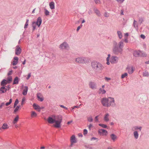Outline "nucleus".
Masks as SVG:
<instances>
[{"label":"nucleus","instance_id":"c85d7f7f","mask_svg":"<svg viewBox=\"0 0 149 149\" xmlns=\"http://www.w3.org/2000/svg\"><path fill=\"white\" fill-rule=\"evenodd\" d=\"M19 82V79L18 77H16L14 79L13 84H18Z\"/></svg>","mask_w":149,"mask_h":149},{"label":"nucleus","instance_id":"864d4df0","mask_svg":"<svg viewBox=\"0 0 149 149\" xmlns=\"http://www.w3.org/2000/svg\"><path fill=\"white\" fill-rule=\"evenodd\" d=\"M31 73L29 74L28 75V77L26 78V79L27 80L28 79L30 78V77H31Z\"/></svg>","mask_w":149,"mask_h":149},{"label":"nucleus","instance_id":"dca6fc26","mask_svg":"<svg viewBox=\"0 0 149 149\" xmlns=\"http://www.w3.org/2000/svg\"><path fill=\"white\" fill-rule=\"evenodd\" d=\"M70 141L72 144L76 142L75 137L74 135H72L71 137L70 138Z\"/></svg>","mask_w":149,"mask_h":149},{"label":"nucleus","instance_id":"423d86ee","mask_svg":"<svg viewBox=\"0 0 149 149\" xmlns=\"http://www.w3.org/2000/svg\"><path fill=\"white\" fill-rule=\"evenodd\" d=\"M59 48L62 49H68L69 48V47L67 43L65 42L60 45Z\"/></svg>","mask_w":149,"mask_h":149},{"label":"nucleus","instance_id":"7ed1b4c3","mask_svg":"<svg viewBox=\"0 0 149 149\" xmlns=\"http://www.w3.org/2000/svg\"><path fill=\"white\" fill-rule=\"evenodd\" d=\"M113 46V52L115 54H118L119 53H121L123 47V43L122 41L120 42L118 44L116 42H114Z\"/></svg>","mask_w":149,"mask_h":149},{"label":"nucleus","instance_id":"a18cd8bd","mask_svg":"<svg viewBox=\"0 0 149 149\" xmlns=\"http://www.w3.org/2000/svg\"><path fill=\"white\" fill-rule=\"evenodd\" d=\"M29 25V23H26L25 24L24 26V28L26 29L27 28V26Z\"/></svg>","mask_w":149,"mask_h":149},{"label":"nucleus","instance_id":"37998d69","mask_svg":"<svg viewBox=\"0 0 149 149\" xmlns=\"http://www.w3.org/2000/svg\"><path fill=\"white\" fill-rule=\"evenodd\" d=\"M88 131L86 129H84L83 131V134L84 135H85L87 133Z\"/></svg>","mask_w":149,"mask_h":149},{"label":"nucleus","instance_id":"13d9d810","mask_svg":"<svg viewBox=\"0 0 149 149\" xmlns=\"http://www.w3.org/2000/svg\"><path fill=\"white\" fill-rule=\"evenodd\" d=\"M4 104V103H2L1 104V105H0V108H1L2 106H3Z\"/></svg>","mask_w":149,"mask_h":149},{"label":"nucleus","instance_id":"f257e3e1","mask_svg":"<svg viewBox=\"0 0 149 149\" xmlns=\"http://www.w3.org/2000/svg\"><path fill=\"white\" fill-rule=\"evenodd\" d=\"M62 120V118L61 116L56 117L55 116L53 115L52 117H49L47 118V121L49 123L52 124L55 122V124L54 125V126L57 128L61 127V123Z\"/></svg>","mask_w":149,"mask_h":149},{"label":"nucleus","instance_id":"ddd939ff","mask_svg":"<svg viewBox=\"0 0 149 149\" xmlns=\"http://www.w3.org/2000/svg\"><path fill=\"white\" fill-rule=\"evenodd\" d=\"M7 87L6 86H2L0 88V93H2L6 92L7 90Z\"/></svg>","mask_w":149,"mask_h":149},{"label":"nucleus","instance_id":"7c9ffc66","mask_svg":"<svg viewBox=\"0 0 149 149\" xmlns=\"http://www.w3.org/2000/svg\"><path fill=\"white\" fill-rule=\"evenodd\" d=\"M12 78L11 76H9L7 78V81H8V83H10L12 81Z\"/></svg>","mask_w":149,"mask_h":149},{"label":"nucleus","instance_id":"473e14b6","mask_svg":"<svg viewBox=\"0 0 149 149\" xmlns=\"http://www.w3.org/2000/svg\"><path fill=\"white\" fill-rule=\"evenodd\" d=\"M134 137L137 139L138 137V134L136 131H135L134 133Z\"/></svg>","mask_w":149,"mask_h":149},{"label":"nucleus","instance_id":"9b49d317","mask_svg":"<svg viewBox=\"0 0 149 149\" xmlns=\"http://www.w3.org/2000/svg\"><path fill=\"white\" fill-rule=\"evenodd\" d=\"M98 133L101 135H106L107 134V132L104 129H100L98 130Z\"/></svg>","mask_w":149,"mask_h":149},{"label":"nucleus","instance_id":"49530a36","mask_svg":"<svg viewBox=\"0 0 149 149\" xmlns=\"http://www.w3.org/2000/svg\"><path fill=\"white\" fill-rule=\"evenodd\" d=\"M95 2L96 3H100V0H94Z\"/></svg>","mask_w":149,"mask_h":149},{"label":"nucleus","instance_id":"5701e85b","mask_svg":"<svg viewBox=\"0 0 149 149\" xmlns=\"http://www.w3.org/2000/svg\"><path fill=\"white\" fill-rule=\"evenodd\" d=\"M8 84L6 80L3 79L1 82V85L2 86H5L7 84Z\"/></svg>","mask_w":149,"mask_h":149},{"label":"nucleus","instance_id":"cd10ccee","mask_svg":"<svg viewBox=\"0 0 149 149\" xmlns=\"http://www.w3.org/2000/svg\"><path fill=\"white\" fill-rule=\"evenodd\" d=\"M37 25L36 23V22H33L32 23V26L33 27V31H34L36 29Z\"/></svg>","mask_w":149,"mask_h":149},{"label":"nucleus","instance_id":"1a4fd4ad","mask_svg":"<svg viewBox=\"0 0 149 149\" xmlns=\"http://www.w3.org/2000/svg\"><path fill=\"white\" fill-rule=\"evenodd\" d=\"M22 52V49L19 45H17L15 47V54L17 55H19Z\"/></svg>","mask_w":149,"mask_h":149},{"label":"nucleus","instance_id":"3c124183","mask_svg":"<svg viewBox=\"0 0 149 149\" xmlns=\"http://www.w3.org/2000/svg\"><path fill=\"white\" fill-rule=\"evenodd\" d=\"M93 127V125L91 124H90L88 126V128L90 130L91 128Z\"/></svg>","mask_w":149,"mask_h":149},{"label":"nucleus","instance_id":"f03ea898","mask_svg":"<svg viewBox=\"0 0 149 149\" xmlns=\"http://www.w3.org/2000/svg\"><path fill=\"white\" fill-rule=\"evenodd\" d=\"M91 65L92 69L94 71L99 73H101L102 70L104 68V66L101 63L96 61L92 62Z\"/></svg>","mask_w":149,"mask_h":149},{"label":"nucleus","instance_id":"c9c22d12","mask_svg":"<svg viewBox=\"0 0 149 149\" xmlns=\"http://www.w3.org/2000/svg\"><path fill=\"white\" fill-rule=\"evenodd\" d=\"M45 10V13L46 15L47 16L49 15V12L48 10L46 9H44Z\"/></svg>","mask_w":149,"mask_h":149},{"label":"nucleus","instance_id":"a19ab883","mask_svg":"<svg viewBox=\"0 0 149 149\" xmlns=\"http://www.w3.org/2000/svg\"><path fill=\"white\" fill-rule=\"evenodd\" d=\"M127 73H125L124 74H122V76H121V78H124L125 77H127Z\"/></svg>","mask_w":149,"mask_h":149},{"label":"nucleus","instance_id":"052dcab7","mask_svg":"<svg viewBox=\"0 0 149 149\" xmlns=\"http://www.w3.org/2000/svg\"><path fill=\"white\" fill-rule=\"evenodd\" d=\"M124 41L126 43H127L128 42V40L127 39V38H125V39Z\"/></svg>","mask_w":149,"mask_h":149},{"label":"nucleus","instance_id":"6e6d98bb","mask_svg":"<svg viewBox=\"0 0 149 149\" xmlns=\"http://www.w3.org/2000/svg\"><path fill=\"white\" fill-rule=\"evenodd\" d=\"M25 97H23L22 99V104L23 102L25 100Z\"/></svg>","mask_w":149,"mask_h":149},{"label":"nucleus","instance_id":"09e8293b","mask_svg":"<svg viewBox=\"0 0 149 149\" xmlns=\"http://www.w3.org/2000/svg\"><path fill=\"white\" fill-rule=\"evenodd\" d=\"M95 13H96L98 15V16L100 15V12L98 10H97L96 11Z\"/></svg>","mask_w":149,"mask_h":149},{"label":"nucleus","instance_id":"4d7b16f0","mask_svg":"<svg viewBox=\"0 0 149 149\" xmlns=\"http://www.w3.org/2000/svg\"><path fill=\"white\" fill-rule=\"evenodd\" d=\"M129 35L128 33H126L125 34V38H127V37Z\"/></svg>","mask_w":149,"mask_h":149},{"label":"nucleus","instance_id":"4c0bfd02","mask_svg":"<svg viewBox=\"0 0 149 149\" xmlns=\"http://www.w3.org/2000/svg\"><path fill=\"white\" fill-rule=\"evenodd\" d=\"M12 100L11 99H10L9 100V101L8 102H7L6 104V106H8L12 102Z\"/></svg>","mask_w":149,"mask_h":149},{"label":"nucleus","instance_id":"e433bc0d","mask_svg":"<svg viewBox=\"0 0 149 149\" xmlns=\"http://www.w3.org/2000/svg\"><path fill=\"white\" fill-rule=\"evenodd\" d=\"M87 120L89 122H92L93 121V119L92 117L91 116H90L87 118Z\"/></svg>","mask_w":149,"mask_h":149},{"label":"nucleus","instance_id":"58836bf2","mask_svg":"<svg viewBox=\"0 0 149 149\" xmlns=\"http://www.w3.org/2000/svg\"><path fill=\"white\" fill-rule=\"evenodd\" d=\"M99 125L104 128H106L107 127L106 125L104 124H99Z\"/></svg>","mask_w":149,"mask_h":149},{"label":"nucleus","instance_id":"338daca9","mask_svg":"<svg viewBox=\"0 0 149 149\" xmlns=\"http://www.w3.org/2000/svg\"><path fill=\"white\" fill-rule=\"evenodd\" d=\"M123 15V10H121V15Z\"/></svg>","mask_w":149,"mask_h":149},{"label":"nucleus","instance_id":"393cba45","mask_svg":"<svg viewBox=\"0 0 149 149\" xmlns=\"http://www.w3.org/2000/svg\"><path fill=\"white\" fill-rule=\"evenodd\" d=\"M31 117L32 118H35L37 116V114L34 111H31Z\"/></svg>","mask_w":149,"mask_h":149},{"label":"nucleus","instance_id":"aec40b11","mask_svg":"<svg viewBox=\"0 0 149 149\" xmlns=\"http://www.w3.org/2000/svg\"><path fill=\"white\" fill-rule=\"evenodd\" d=\"M127 69L128 70V71L129 74H132L133 73L134 69L132 67H129L127 68Z\"/></svg>","mask_w":149,"mask_h":149},{"label":"nucleus","instance_id":"69168bd1","mask_svg":"<svg viewBox=\"0 0 149 149\" xmlns=\"http://www.w3.org/2000/svg\"><path fill=\"white\" fill-rule=\"evenodd\" d=\"M124 1V0H119V3H122Z\"/></svg>","mask_w":149,"mask_h":149},{"label":"nucleus","instance_id":"bf43d9fd","mask_svg":"<svg viewBox=\"0 0 149 149\" xmlns=\"http://www.w3.org/2000/svg\"><path fill=\"white\" fill-rule=\"evenodd\" d=\"M81 27L80 26H79L77 27V31H78L81 28Z\"/></svg>","mask_w":149,"mask_h":149},{"label":"nucleus","instance_id":"e2e57ef3","mask_svg":"<svg viewBox=\"0 0 149 149\" xmlns=\"http://www.w3.org/2000/svg\"><path fill=\"white\" fill-rule=\"evenodd\" d=\"M79 108V106H74V107L73 108V109H74V108Z\"/></svg>","mask_w":149,"mask_h":149},{"label":"nucleus","instance_id":"20e7f679","mask_svg":"<svg viewBox=\"0 0 149 149\" xmlns=\"http://www.w3.org/2000/svg\"><path fill=\"white\" fill-rule=\"evenodd\" d=\"M75 62L79 63H86L88 62V60L86 58L83 57H79L75 59Z\"/></svg>","mask_w":149,"mask_h":149},{"label":"nucleus","instance_id":"f704fd0d","mask_svg":"<svg viewBox=\"0 0 149 149\" xmlns=\"http://www.w3.org/2000/svg\"><path fill=\"white\" fill-rule=\"evenodd\" d=\"M117 33L120 38L121 39L122 37V33L120 31H118Z\"/></svg>","mask_w":149,"mask_h":149},{"label":"nucleus","instance_id":"680f3d73","mask_svg":"<svg viewBox=\"0 0 149 149\" xmlns=\"http://www.w3.org/2000/svg\"><path fill=\"white\" fill-rule=\"evenodd\" d=\"M72 122V120H71V121H69L68 122L67 124H68V125H69L70 124V123H71Z\"/></svg>","mask_w":149,"mask_h":149},{"label":"nucleus","instance_id":"c03bdc74","mask_svg":"<svg viewBox=\"0 0 149 149\" xmlns=\"http://www.w3.org/2000/svg\"><path fill=\"white\" fill-rule=\"evenodd\" d=\"M100 115H98L96 116L95 118V120L96 122H97L98 121V118L99 117Z\"/></svg>","mask_w":149,"mask_h":149},{"label":"nucleus","instance_id":"2eb2a0df","mask_svg":"<svg viewBox=\"0 0 149 149\" xmlns=\"http://www.w3.org/2000/svg\"><path fill=\"white\" fill-rule=\"evenodd\" d=\"M142 52L139 51H135L134 53V55L135 56H138L141 55Z\"/></svg>","mask_w":149,"mask_h":149},{"label":"nucleus","instance_id":"f3484780","mask_svg":"<svg viewBox=\"0 0 149 149\" xmlns=\"http://www.w3.org/2000/svg\"><path fill=\"white\" fill-rule=\"evenodd\" d=\"M109 114L108 113L106 114L104 117V120L106 122H108L109 121Z\"/></svg>","mask_w":149,"mask_h":149},{"label":"nucleus","instance_id":"f8f14e48","mask_svg":"<svg viewBox=\"0 0 149 149\" xmlns=\"http://www.w3.org/2000/svg\"><path fill=\"white\" fill-rule=\"evenodd\" d=\"M42 22V20L40 17H39L37 19L36 22L37 26L38 27H40Z\"/></svg>","mask_w":149,"mask_h":149},{"label":"nucleus","instance_id":"79ce46f5","mask_svg":"<svg viewBox=\"0 0 149 149\" xmlns=\"http://www.w3.org/2000/svg\"><path fill=\"white\" fill-rule=\"evenodd\" d=\"M19 107H20V106H17L16 107L14 111V112H17L18 110L19 109Z\"/></svg>","mask_w":149,"mask_h":149},{"label":"nucleus","instance_id":"c756f323","mask_svg":"<svg viewBox=\"0 0 149 149\" xmlns=\"http://www.w3.org/2000/svg\"><path fill=\"white\" fill-rule=\"evenodd\" d=\"M99 93L104 94L106 92V91L103 89L100 88L99 89Z\"/></svg>","mask_w":149,"mask_h":149},{"label":"nucleus","instance_id":"4468645a","mask_svg":"<svg viewBox=\"0 0 149 149\" xmlns=\"http://www.w3.org/2000/svg\"><path fill=\"white\" fill-rule=\"evenodd\" d=\"M19 58L17 57L16 56L14 57L13 61L12 63V64L14 66L16 65L18 62Z\"/></svg>","mask_w":149,"mask_h":149},{"label":"nucleus","instance_id":"5fc2aeb1","mask_svg":"<svg viewBox=\"0 0 149 149\" xmlns=\"http://www.w3.org/2000/svg\"><path fill=\"white\" fill-rule=\"evenodd\" d=\"M60 107H62V108H64L65 109H67V108L66 107L63 106V105H60Z\"/></svg>","mask_w":149,"mask_h":149},{"label":"nucleus","instance_id":"412c9836","mask_svg":"<svg viewBox=\"0 0 149 149\" xmlns=\"http://www.w3.org/2000/svg\"><path fill=\"white\" fill-rule=\"evenodd\" d=\"M28 90V87L26 86H25L23 89V92H22V94L24 95H26L27 94Z\"/></svg>","mask_w":149,"mask_h":149},{"label":"nucleus","instance_id":"a211bd4d","mask_svg":"<svg viewBox=\"0 0 149 149\" xmlns=\"http://www.w3.org/2000/svg\"><path fill=\"white\" fill-rule=\"evenodd\" d=\"M37 97L38 100L41 102L43 100V98L42 97V95L40 93H38L37 94Z\"/></svg>","mask_w":149,"mask_h":149},{"label":"nucleus","instance_id":"a878e982","mask_svg":"<svg viewBox=\"0 0 149 149\" xmlns=\"http://www.w3.org/2000/svg\"><path fill=\"white\" fill-rule=\"evenodd\" d=\"M49 6L50 8L51 9H54L55 8V3H54L52 1L49 3Z\"/></svg>","mask_w":149,"mask_h":149},{"label":"nucleus","instance_id":"2f4dec72","mask_svg":"<svg viewBox=\"0 0 149 149\" xmlns=\"http://www.w3.org/2000/svg\"><path fill=\"white\" fill-rule=\"evenodd\" d=\"M142 127H138V126H135L133 127V130H136L138 129H139L140 131H141V130Z\"/></svg>","mask_w":149,"mask_h":149},{"label":"nucleus","instance_id":"6ab92c4d","mask_svg":"<svg viewBox=\"0 0 149 149\" xmlns=\"http://www.w3.org/2000/svg\"><path fill=\"white\" fill-rule=\"evenodd\" d=\"M9 127L8 125L6 123H4L3 125L0 128V130H1L2 129L6 130L8 129Z\"/></svg>","mask_w":149,"mask_h":149},{"label":"nucleus","instance_id":"0eeeda50","mask_svg":"<svg viewBox=\"0 0 149 149\" xmlns=\"http://www.w3.org/2000/svg\"><path fill=\"white\" fill-rule=\"evenodd\" d=\"M108 98H103L101 100L103 106L107 107H110V104L109 103L108 104Z\"/></svg>","mask_w":149,"mask_h":149},{"label":"nucleus","instance_id":"b1692460","mask_svg":"<svg viewBox=\"0 0 149 149\" xmlns=\"http://www.w3.org/2000/svg\"><path fill=\"white\" fill-rule=\"evenodd\" d=\"M110 137L111 139L113 141H115L117 139V137L116 136L113 134L111 135Z\"/></svg>","mask_w":149,"mask_h":149},{"label":"nucleus","instance_id":"4be33fe9","mask_svg":"<svg viewBox=\"0 0 149 149\" xmlns=\"http://www.w3.org/2000/svg\"><path fill=\"white\" fill-rule=\"evenodd\" d=\"M19 117L18 115L16 116L15 118H14L13 120V121L12 123L13 124H15L17 123L19 120Z\"/></svg>","mask_w":149,"mask_h":149},{"label":"nucleus","instance_id":"8fccbe9b","mask_svg":"<svg viewBox=\"0 0 149 149\" xmlns=\"http://www.w3.org/2000/svg\"><path fill=\"white\" fill-rule=\"evenodd\" d=\"M12 70H11L8 72V74L9 76H10V75H11L12 74Z\"/></svg>","mask_w":149,"mask_h":149},{"label":"nucleus","instance_id":"39448f33","mask_svg":"<svg viewBox=\"0 0 149 149\" xmlns=\"http://www.w3.org/2000/svg\"><path fill=\"white\" fill-rule=\"evenodd\" d=\"M118 58L115 56H112L110 59V62L112 64H114L117 63L118 61Z\"/></svg>","mask_w":149,"mask_h":149},{"label":"nucleus","instance_id":"ea45409f","mask_svg":"<svg viewBox=\"0 0 149 149\" xmlns=\"http://www.w3.org/2000/svg\"><path fill=\"white\" fill-rule=\"evenodd\" d=\"M19 102L18 100L17 99H16L14 103V107L15 108V106L18 104Z\"/></svg>","mask_w":149,"mask_h":149},{"label":"nucleus","instance_id":"6e6552de","mask_svg":"<svg viewBox=\"0 0 149 149\" xmlns=\"http://www.w3.org/2000/svg\"><path fill=\"white\" fill-rule=\"evenodd\" d=\"M108 104L109 103L110 104V106H114L115 105V100L113 98L109 97L108 98Z\"/></svg>","mask_w":149,"mask_h":149},{"label":"nucleus","instance_id":"603ef678","mask_svg":"<svg viewBox=\"0 0 149 149\" xmlns=\"http://www.w3.org/2000/svg\"><path fill=\"white\" fill-rule=\"evenodd\" d=\"M141 38H142L143 39H144L145 38V36L144 35H143V34H142L141 35Z\"/></svg>","mask_w":149,"mask_h":149},{"label":"nucleus","instance_id":"0e129e2a","mask_svg":"<svg viewBox=\"0 0 149 149\" xmlns=\"http://www.w3.org/2000/svg\"><path fill=\"white\" fill-rule=\"evenodd\" d=\"M78 136H79V137H82V135L81 134V133H80V134H79L78 135Z\"/></svg>","mask_w":149,"mask_h":149},{"label":"nucleus","instance_id":"774afa93","mask_svg":"<svg viewBox=\"0 0 149 149\" xmlns=\"http://www.w3.org/2000/svg\"><path fill=\"white\" fill-rule=\"evenodd\" d=\"M45 147H44L42 146V147H41L40 148V149H45Z\"/></svg>","mask_w":149,"mask_h":149},{"label":"nucleus","instance_id":"de8ad7c7","mask_svg":"<svg viewBox=\"0 0 149 149\" xmlns=\"http://www.w3.org/2000/svg\"><path fill=\"white\" fill-rule=\"evenodd\" d=\"M105 80L107 81H109L111 80V79L109 78H108L107 77H105Z\"/></svg>","mask_w":149,"mask_h":149},{"label":"nucleus","instance_id":"9d476101","mask_svg":"<svg viewBox=\"0 0 149 149\" xmlns=\"http://www.w3.org/2000/svg\"><path fill=\"white\" fill-rule=\"evenodd\" d=\"M88 85L89 87L92 89H95L96 88V86L95 83L94 82L90 81L89 82Z\"/></svg>","mask_w":149,"mask_h":149},{"label":"nucleus","instance_id":"bb28decb","mask_svg":"<svg viewBox=\"0 0 149 149\" xmlns=\"http://www.w3.org/2000/svg\"><path fill=\"white\" fill-rule=\"evenodd\" d=\"M33 107L35 110L39 109V110H38L39 111H40V107L38 105H36L35 104H33Z\"/></svg>","mask_w":149,"mask_h":149},{"label":"nucleus","instance_id":"72a5a7b5","mask_svg":"<svg viewBox=\"0 0 149 149\" xmlns=\"http://www.w3.org/2000/svg\"><path fill=\"white\" fill-rule=\"evenodd\" d=\"M110 54H108V56L107 58V64L108 65H109L110 64L109 59V58L110 57Z\"/></svg>","mask_w":149,"mask_h":149}]
</instances>
